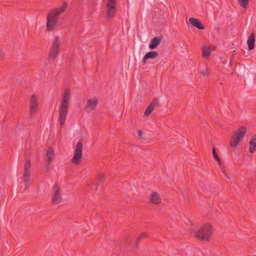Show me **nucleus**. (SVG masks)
<instances>
[{
    "instance_id": "f3484780",
    "label": "nucleus",
    "mask_w": 256,
    "mask_h": 256,
    "mask_svg": "<svg viewBox=\"0 0 256 256\" xmlns=\"http://www.w3.org/2000/svg\"><path fill=\"white\" fill-rule=\"evenodd\" d=\"M255 36L252 32L248 36L247 43L249 50H252L254 48Z\"/></svg>"
},
{
    "instance_id": "39448f33",
    "label": "nucleus",
    "mask_w": 256,
    "mask_h": 256,
    "mask_svg": "<svg viewBox=\"0 0 256 256\" xmlns=\"http://www.w3.org/2000/svg\"><path fill=\"white\" fill-rule=\"evenodd\" d=\"M30 160H26L24 164V170L23 174V180L26 188L30 184Z\"/></svg>"
},
{
    "instance_id": "a211bd4d",
    "label": "nucleus",
    "mask_w": 256,
    "mask_h": 256,
    "mask_svg": "<svg viewBox=\"0 0 256 256\" xmlns=\"http://www.w3.org/2000/svg\"><path fill=\"white\" fill-rule=\"evenodd\" d=\"M256 150V135L254 136L249 142V152L252 154Z\"/></svg>"
},
{
    "instance_id": "393cba45",
    "label": "nucleus",
    "mask_w": 256,
    "mask_h": 256,
    "mask_svg": "<svg viewBox=\"0 0 256 256\" xmlns=\"http://www.w3.org/2000/svg\"><path fill=\"white\" fill-rule=\"evenodd\" d=\"M154 109L152 106L149 105L145 110L144 116H148L152 112Z\"/></svg>"
},
{
    "instance_id": "2eb2a0df",
    "label": "nucleus",
    "mask_w": 256,
    "mask_h": 256,
    "mask_svg": "<svg viewBox=\"0 0 256 256\" xmlns=\"http://www.w3.org/2000/svg\"><path fill=\"white\" fill-rule=\"evenodd\" d=\"M46 156H47V170H48L49 169V166L51 164V162L52 159L54 158V151L53 148L52 147H50L48 148L46 152Z\"/></svg>"
},
{
    "instance_id": "4468645a",
    "label": "nucleus",
    "mask_w": 256,
    "mask_h": 256,
    "mask_svg": "<svg viewBox=\"0 0 256 256\" xmlns=\"http://www.w3.org/2000/svg\"><path fill=\"white\" fill-rule=\"evenodd\" d=\"M189 22L191 24L198 30H203L204 29V26L202 24L200 20L197 18H190L189 19Z\"/></svg>"
},
{
    "instance_id": "ddd939ff",
    "label": "nucleus",
    "mask_w": 256,
    "mask_h": 256,
    "mask_svg": "<svg viewBox=\"0 0 256 256\" xmlns=\"http://www.w3.org/2000/svg\"><path fill=\"white\" fill-rule=\"evenodd\" d=\"M98 102L97 100H94L92 99H88V100L86 107V111L88 112H90V111L94 110L98 105Z\"/></svg>"
},
{
    "instance_id": "bb28decb",
    "label": "nucleus",
    "mask_w": 256,
    "mask_h": 256,
    "mask_svg": "<svg viewBox=\"0 0 256 256\" xmlns=\"http://www.w3.org/2000/svg\"><path fill=\"white\" fill-rule=\"evenodd\" d=\"M200 72L204 76H207L209 74V70L208 68H206L205 70H200Z\"/></svg>"
},
{
    "instance_id": "5701e85b",
    "label": "nucleus",
    "mask_w": 256,
    "mask_h": 256,
    "mask_svg": "<svg viewBox=\"0 0 256 256\" xmlns=\"http://www.w3.org/2000/svg\"><path fill=\"white\" fill-rule=\"evenodd\" d=\"M212 156H213L214 158L218 162V164L219 166H222V163H221L220 158L216 152V149L214 147L212 148Z\"/></svg>"
},
{
    "instance_id": "0eeeda50",
    "label": "nucleus",
    "mask_w": 256,
    "mask_h": 256,
    "mask_svg": "<svg viewBox=\"0 0 256 256\" xmlns=\"http://www.w3.org/2000/svg\"><path fill=\"white\" fill-rule=\"evenodd\" d=\"M53 190H54V192L52 197V202L54 204H58L62 201L60 188L56 184L54 186Z\"/></svg>"
},
{
    "instance_id": "c756f323",
    "label": "nucleus",
    "mask_w": 256,
    "mask_h": 256,
    "mask_svg": "<svg viewBox=\"0 0 256 256\" xmlns=\"http://www.w3.org/2000/svg\"><path fill=\"white\" fill-rule=\"evenodd\" d=\"M68 6V4L66 2H64L62 6L60 8L61 12H63L67 8Z\"/></svg>"
},
{
    "instance_id": "7c9ffc66",
    "label": "nucleus",
    "mask_w": 256,
    "mask_h": 256,
    "mask_svg": "<svg viewBox=\"0 0 256 256\" xmlns=\"http://www.w3.org/2000/svg\"><path fill=\"white\" fill-rule=\"evenodd\" d=\"M129 240H126V242H122L121 244V246L122 247L123 249H124V248H126V246L128 244Z\"/></svg>"
},
{
    "instance_id": "f257e3e1",
    "label": "nucleus",
    "mask_w": 256,
    "mask_h": 256,
    "mask_svg": "<svg viewBox=\"0 0 256 256\" xmlns=\"http://www.w3.org/2000/svg\"><path fill=\"white\" fill-rule=\"evenodd\" d=\"M246 132V128L242 126L237 129L232 136V140L230 142V146L232 148H236L239 142L242 140Z\"/></svg>"
},
{
    "instance_id": "72a5a7b5",
    "label": "nucleus",
    "mask_w": 256,
    "mask_h": 256,
    "mask_svg": "<svg viewBox=\"0 0 256 256\" xmlns=\"http://www.w3.org/2000/svg\"><path fill=\"white\" fill-rule=\"evenodd\" d=\"M223 172H224V174H225V170H223Z\"/></svg>"
},
{
    "instance_id": "473e14b6",
    "label": "nucleus",
    "mask_w": 256,
    "mask_h": 256,
    "mask_svg": "<svg viewBox=\"0 0 256 256\" xmlns=\"http://www.w3.org/2000/svg\"><path fill=\"white\" fill-rule=\"evenodd\" d=\"M138 136H139L140 137H141V136H142V134H143V132H142V130H138Z\"/></svg>"
},
{
    "instance_id": "dca6fc26",
    "label": "nucleus",
    "mask_w": 256,
    "mask_h": 256,
    "mask_svg": "<svg viewBox=\"0 0 256 256\" xmlns=\"http://www.w3.org/2000/svg\"><path fill=\"white\" fill-rule=\"evenodd\" d=\"M150 202L154 204H158L161 202V198L158 194L153 192L150 194Z\"/></svg>"
},
{
    "instance_id": "9d476101",
    "label": "nucleus",
    "mask_w": 256,
    "mask_h": 256,
    "mask_svg": "<svg viewBox=\"0 0 256 256\" xmlns=\"http://www.w3.org/2000/svg\"><path fill=\"white\" fill-rule=\"evenodd\" d=\"M70 98V90L68 88H66L63 94L60 106H64L68 107Z\"/></svg>"
},
{
    "instance_id": "7ed1b4c3",
    "label": "nucleus",
    "mask_w": 256,
    "mask_h": 256,
    "mask_svg": "<svg viewBox=\"0 0 256 256\" xmlns=\"http://www.w3.org/2000/svg\"><path fill=\"white\" fill-rule=\"evenodd\" d=\"M60 46V43L59 42V37L57 36L55 38L52 44L50 54L48 58V60L50 61L52 60H55L56 58L58 53Z\"/></svg>"
},
{
    "instance_id": "f8f14e48",
    "label": "nucleus",
    "mask_w": 256,
    "mask_h": 256,
    "mask_svg": "<svg viewBox=\"0 0 256 256\" xmlns=\"http://www.w3.org/2000/svg\"><path fill=\"white\" fill-rule=\"evenodd\" d=\"M162 39V36H156L152 38L149 44V48L151 50L155 49L160 44Z\"/></svg>"
},
{
    "instance_id": "c85d7f7f",
    "label": "nucleus",
    "mask_w": 256,
    "mask_h": 256,
    "mask_svg": "<svg viewBox=\"0 0 256 256\" xmlns=\"http://www.w3.org/2000/svg\"><path fill=\"white\" fill-rule=\"evenodd\" d=\"M146 236H147V234L146 233H142L137 238L136 242V248H137V246H138V242H140V241L141 240V239L146 237Z\"/></svg>"
},
{
    "instance_id": "a878e982",
    "label": "nucleus",
    "mask_w": 256,
    "mask_h": 256,
    "mask_svg": "<svg viewBox=\"0 0 256 256\" xmlns=\"http://www.w3.org/2000/svg\"><path fill=\"white\" fill-rule=\"evenodd\" d=\"M150 106H152V108H155L158 107L159 106L158 103V98H155L150 104Z\"/></svg>"
},
{
    "instance_id": "412c9836",
    "label": "nucleus",
    "mask_w": 256,
    "mask_h": 256,
    "mask_svg": "<svg viewBox=\"0 0 256 256\" xmlns=\"http://www.w3.org/2000/svg\"><path fill=\"white\" fill-rule=\"evenodd\" d=\"M104 180V176L103 174H100L98 178V182L94 184V186L96 187V190H97L98 186L101 184L102 183Z\"/></svg>"
},
{
    "instance_id": "20e7f679",
    "label": "nucleus",
    "mask_w": 256,
    "mask_h": 256,
    "mask_svg": "<svg viewBox=\"0 0 256 256\" xmlns=\"http://www.w3.org/2000/svg\"><path fill=\"white\" fill-rule=\"evenodd\" d=\"M82 144L80 141H78L76 146L74 152V156L72 158V162L76 164H79L82 158Z\"/></svg>"
},
{
    "instance_id": "9b49d317",
    "label": "nucleus",
    "mask_w": 256,
    "mask_h": 256,
    "mask_svg": "<svg viewBox=\"0 0 256 256\" xmlns=\"http://www.w3.org/2000/svg\"><path fill=\"white\" fill-rule=\"evenodd\" d=\"M38 107V98L35 94H33L30 98V114L32 116Z\"/></svg>"
},
{
    "instance_id": "f03ea898",
    "label": "nucleus",
    "mask_w": 256,
    "mask_h": 256,
    "mask_svg": "<svg viewBox=\"0 0 256 256\" xmlns=\"http://www.w3.org/2000/svg\"><path fill=\"white\" fill-rule=\"evenodd\" d=\"M212 234V226L210 224H204L198 231L196 236L201 240H209Z\"/></svg>"
},
{
    "instance_id": "423d86ee",
    "label": "nucleus",
    "mask_w": 256,
    "mask_h": 256,
    "mask_svg": "<svg viewBox=\"0 0 256 256\" xmlns=\"http://www.w3.org/2000/svg\"><path fill=\"white\" fill-rule=\"evenodd\" d=\"M116 0H108L106 4V14L108 18H113L116 10Z\"/></svg>"
},
{
    "instance_id": "cd10ccee",
    "label": "nucleus",
    "mask_w": 256,
    "mask_h": 256,
    "mask_svg": "<svg viewBox=\"0 0 256 256\" xmlns=\"http://www.w3.org/2000/svg\"><path fill=\"white\" fill-rule=\"evenodd\" d=\"M62 13V12H61L60 9L56 8L54 10V11L52 12L50 14H52V15L54 16V18H56V17L58 16Z\"/></svg>"
},
{
    "instance_id": "aec40b11",
    "label": "nucleus",
    "mask_w": 256,
    "mask_h": 256,
    "mask_svg": "<svg viewBox=\"0 0 256 256\" xmlns=\"http://www.w3.org/2000/svg\"><path fill=\"white\" fill-rule=\"evenodd\" d=\"M145 56L148 58V59H154L158 56V53L156 51H151L147 52Z\"/></svg>"
},
{
    "instance_id": "6ab92c4d",
    "label": "nucleus",
    "mask_w": 256,
    "mask_h": 256,
    "mask_svg": "<svg viewBox=\"0 0 256 256\" xmlns=\"http://www.w3.org/2000/svg\"><path fill=\"white\" fill-rule=\"evenodd\" d=\"M204 194L206 196H210L212 192H214V188H212L209 185H205L202 188Z\"/></svg>"
},
{
    "instance_id": "1a4fd4ad",
    "label": "nucleus",
    "mask_w": 256,
    "mask_h": 256,
    "mask_svg": "<svg viewBox=\"0 0 256 256\" xmlns=\"http://www.w3.org/2000/svg\"><path fill=\"white\" fill-rule=\"evenodd\" d=\"M58 20L52 14H48L47 16L46 28L48 30H53L57 23Z\"/></svg>"
},
{
    "instance_id": "4be33fe9",
    "label": "nucleus",
    "mask_w": 256,
    "mask_h": 256,
    "mask_svg": "<svg viewBox=\"0 0 256 256\" xmlns=\"http://www.w3.org/2000/svg\"><path fill=\"white\" fill-rule=\"evenodd\" d=\"M211 54V50L208 47H204L202 48V56L204 58H208Z\"/></svg>"
},
{
    "instance_id": "b1692460",
    "label": "nucleus",
    "mask_w": 256,
    "mask_h": 256,
    "mask_svg": "<svg viewBox=\"0 0 256 256\" xmlns=\"http://www.w3.org/2000/svg\"><path fill=\"white\" fill-rule=\"evenodd\" d=\"M240 6L244 8H246L249 0H238Z\"/></svg>"
},
{
    "instance_id": "6e6552de",
    "label": "nucleus",
    "mask_w": 256,
    "mask_h": 256,
    "mask_svg": "<svg viewBox=\"0 0 256 256\" xmlns=\"http://www.w3.org/2000/svg\"><path fill=\"white\" fill-rule=\"evenodd\" d=\"M68 106H60L59 112L60 124V126H63L65 122L66 119L68 112Z\"/></svg>"
},
{
    "instance_id": "2f4dec72",
    "label": "nucleus",
    "mask_w": 256,
    "mask_h": 256,
    "mask_svg": "<svg viewBox=\"0 0 256 256\" xmlns=\"http://www.w3.org/2000/svg\"><path fill=\"white\" fill-rule=\"evenodd\" d=\"M147 60H148V58L144 55V56L142 59V60L143 65H144L146 64Z\"/></svg>"
}]
</instances>
